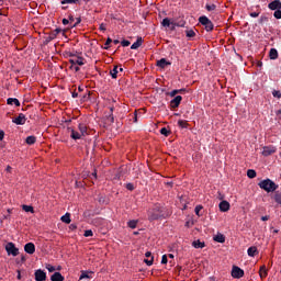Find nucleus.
Wrapping results in <instances>:
<instances>
[{
  "label": "nucleus",
  "instance_id": "338daca9",
  "mask_svg": "<svg viewBox=\"0 0 281 281\" xmlns=\"http://www.w3.org/2000/svg\"><path fill=\"white\" fill-rule=\"evenodd\" d=\"M75 16L74 15H70V16H68V21L70 22V23H74L75 22Z\"/></svg>",
  "mask_w": 281,
  "mask_h": 281
},
{
  "label": "nucleus",
  "instance_id": "39448f33",
  "mask_svg": "<svg viewBox=\"0 0 281 281\" xmlns=\"http://www.w3.org/2000/svg\"><path fill=\"white\" fill-rule=\"evenodd\" d=\"M68 133H70V137L72 140H79L82 138V136H86L87 134H82V132H77L76 130L68 127L67 128Z\"/></svg>",
  "mask_w": 281,
  "mask_h": 281
},
{
  "label": "nucleus",
  "instance_id": "a878e982",
  "mask_svg": "<svg viewBox=\"0 0 281 281\" xmlns=\"http://www.w3.org/2000/svg\"><path fill=\"white\" fill-rule=\"evenodd\" d=\"M258 254V249L255 246H251L247 249V255L250 257H255Z\"/></svg>",
  "mask_w": 281,
  "mask_h": 281
},
{
  "label": "nucleus",
  "instance_id": "f704fd0d",
  "mask_svg": "<svg viewBox=\"0 0 281 281\" xmlns=\"http://www.w3.org/2000/svg\"><path fill=\"white\" fill-rule=\"evenodd\" d=\"M111 77L112 79H116L117 75H119V66L113 67V69L111 70Z\"/></svg>",
  "mask_w": 281,
  "mask_h": 281
},
{
  "label": "nucleus",
  "instance_id": "473e14b6",
  "mask_svg": "<svg viewBox=\"0 0 281 281\" xmlns=\"http://www.w3.org/2000/svg\"><path fill=\"white\" fill-rule=\"evenodd\" d=\"M205 10L209 11V12H213L216 10V4L214 3H206L205 4Z\"/></svg>",
  "mask_w": 281,
  "mask_h": 281
},
{
  "label": "nucleus",
  "instance_id": "09e8293b",
  "mask_svg": "<svg viewBox=\"0 0 281 281\" xmlns=\"http://www.w3.org/2000/svg\"><path fill=\"white\" fill-rule=\"evenodd\" d=\"M274 201H276V203H279V202L281 201V193L276 192V194H274Z\"/></svg>",
  "mask_w": 281,
  "mask_h": 281
},
{
  "label": "nucleus",
  "instance_id": "e2e57ef3",
  "mask_svg": "<svg viewBox=\"0 0 281 281\" xmlns=\"http://www.w3.org/2000/svg\"><path fill=\"white\" fill-rule=\"evenodd\" d=\"M71 22L69 21V20H67V19H64L63 20V25H69Z\"/></svg>",
  "mask_w": 281,
  "mask_h": 281
},
{
  "label": "nucleus",
  "instance_id": "6e6552de",
  "mask_svg": "<svg viewBox=\"0 0 281 281\" xmlns=\"http://www.w3.org/2000/svg\"><path fill=\"white\" fill-rule=\"evenodd\" d=\"M85 58L77 56L76 58H70L69 63L71 64V66H79L82 67L86 63H85Z\"/></svg>",
  "mask_w": 281,
  "mask_h": 281
},
{
  "label": "nucleus",
  "instance_id": "b1692460",
  "mask_svg": "<svg viewBox=\"0 0 281 281\" xmlns=\"http://www.w3.org/2000/svg\"><path fill=\"white\" fill-rule=\"evenodd\" d=\"M80 277L79 280H85V279H92V277L90 274H92V272H88L86 270H81L80 272Z\"/></svg>",
  "mask_w": 281,
  "mask_h": 281
},
{
  "label": "nucleus",
  "instance_id": "dca6fc26",
  "mask_svg": "<svg viewBox=\"0 0 281 281\" xmlns=\"http://www.w3.org/2000/svg\"><path fill=\"white\" fill-rule=\"evenodd\" d=\"M229 207L231 204L226 200H223L221 203H218V210H221V212H228Z\"/></svg>",
  "mask_w": 281,
  "mask_h": 281
},
{
  "label": "nucleus",
  "instance_id": "c9c22d12",
  "mask_svg": "<svg viewBox=\"0 0 281 281\" xmlns=\"http://www.w3.org/2000/svg\"><path fill=\"white\" fill-rule=\"evenodd\" d=\"M247 177H249V179H255L257 177V171L254 169L247 170Z\"/></svg>",
  "mask_w": 281,
  "mask_h": 281
},
{
  "label": "nucleus",
  "instance_id": "72a5a7b5",
  "mask_svg": "<svg viewBox=\"0 0 281 281\" xmlns=\"http://www.w3.org/2000/svg\"><path fill=\"white\" fill-rule=\"evenodd\" d=\"M259 277H261V279H265L267 277L266 266H261V269H259Z\"/></svg>",
  "mask_w": 281,
  "mask_h": 281
},
{
  "label": "nucleus",
  "instance_id": "37998d69",
  "mask_svg": "<svg viewBox=\"0 0 281 281\" xmlns=\"http://www.w3.org/2000/svg\"><path fill=\"white\" fill-rule=\"evenodd\" d=\"M272 97H274L276 99H281V91L272 90Z\"/></svg>",
  "mask_w": 281,
  "mask_h": 281
},
{
  "label": "nucleus",
  "instance_id": "0eeeda50",
  "mask_svg": "<svg viewBox=\"0 0 281 281\" xmlns=\"http://www.w3.org/2000/svg\"><path fill=\"white\" fill-rule=\"evenodd\" d=\"M61 33V29H55L50 32V34H48V36L45 40V43L48 44L52 41H54L55 38H57L58 34Z\"/></svg>",
  "mask_w": 281,
  "mask_h": 281
},
{
  "label": "nucleus",
  "instance_id": "69168bd1",
  "mask_svg": "<svg viewBox=\"0 0 281 281\" xmlns=\"http://www.w3.org/2000/svg\"><path fill=\"white\" fill-rule=\"evenodd\" d=\"M71 97H72V99H77V98H78V92L72 91V92H71Z\"/></svg>",
  "mask_w": 281,
  "mask_h": 281
},
{
  "label": "nucleus",
  "instance_id": "a19ab883",
  "mask_svg": "<svg viewBox=\"0 0 281 281\" xmlns=\"http://www.w3.org/2000/svg\"><path fill=\"white\" fill-rule=\"evenodd\" d=\"M201 211H202V205H198L194 207V214H196L198 217L202 216V214H200Z\"/></svg>",
  "mask_w": 281,
  "mask_h": 281
},
{
  "label": "nucleus",
  "instance_id": "4c0bfd02",
  "mask_svg": "<svg viewBox=\"0 0 281 281\" xmlns=\"http://www.w3.org/2000/svg\"><path fill=\"white\" fill-rule=\"evenodd\" d=\"M195 31L194 30H187L186 31V36L189 37V38H193L195 37Z\"/></svg>",
  "mask_w": 281,
  "mask_h": 281
},
{
  "label": "nucleus",
  "instance_id": "cd10ccee",
  "mask_svg": "<svg viewBox=\"0 0 281 281\" xmlns=\"http://www.w3.org/2000/svg\"><path fill=\"white\" fill-rule=\"evenodd\" d=\"M172 25V20H169L168 18L162 19L161 26L162 27H170Z\"/></svg>",
  "mask_w": 281,
  "mask_h": 281
},
{
  "label": "nucleus",
  "instance_id": "f257e3e1",
  "mask_svg": "<svg viewBox=\"0 0 281 281\" xmlns=\"http://www.w3.org/2000/svg\"><path fill=\"white\" fill-rule=\"evenodd\" d=\"M171 216V211H169L167 207L156 204L151 211L148 212V221H159V220H165Z\"/></svg>",
  "mask_w": 281,
  "mask_h": 281
},
{
  "label": "nucleus",
  "instance_id": "0e129e2a",
  "mask_svg": "<svg viewBox=\"0 0 281 281\" xmlns=\"http://www.w3.org/2000/svg\"><path fill=\"white\" fill-rule=\"evenodd\" d=\"M100 31H106V26L103 23L100 24Z\"/></svg>",
  "mask_w": 281,
  "mask_h": 281
},
{
  "label": "nucleus",
  "instance_id": "c756f323",
  "mask_svg": "<svg viewBox=\"0 0 281 281\" xmlns=\"http://www.w3.org/2000/svg\"><path fill=\"white\" fill-rule=\"evenodd\" d=\"M60 221H63L64 224H70L71 223L70 213H66V215H63V217H60Z\"/></svg>",
  "mask_w": 281,
  "mask_h": 281
},
{
  "label": "nucleus",
  "instance_id": "864d4df0",
  "mask_svg": "<svg viewBox=\"0 0 281 281\" xmlns=\"http://www.w3.org/2000/svg\"><path fill=\"white\" fill-rule=\"evenodd\" d=\"M167 263H168V257H167V255H162L161 265H167Z\"/></svg>",
  "mask_w": 281,
  "mask_h": 281
},
{
  "label": "nucleus",
  "instance_id": "a211bd4d",
  "mask_svg": "<svg viewBox=\"0 0 281 281\" xmlns=\"http://www.w3.org/2000/svg\"><path fill=\"white\" fill-rule=\"evenodd\" d=\"M143 45V37H137L136 42L132 44L130 49H139V47Z\"/></svg>",
  "mask_w": 281,
  "mask_h": 281
},
{
  "label": "nucleus",
  "instance_id": "c03bdc74",
  "mask_svg": "<svg viewBox=\"0 0 281 281\" xmlns=\"http://www.w3.org/2000/svg\"><path fill=\"white\" fill-rule=\"evenodd\" d=\"M181 92H183V89H180V90H172V91H170L169 95H170V97H176L177 94H179V93H181Z\"/></svg>",
  "mask_w": 281,
  "mask_h": 281
},
{
  "label": "nucleus",
  "instance_id": "bf43d9fd",
  "mask_svg": "<svg viewBox=\"0 0 281 281\" xmlns=\"http://www.w3.org/2000/svg\"><path fill=\"white\" fill-rule=\"evenodd\" d=\"M12 170H13V168L10 165H8L7 168H5V172L7 173H12Z\"/></svg>",
  "mask_w": 281,
  "mask_h": 281
},
{
  "label": "nucleus",
  "instance_id": "603ef678",
  "mask_svg": "<svg viewBox=\"0 0 281 281\" xmlns=\"http://www.w3.org/2000/svg\"><path fill=\"white\" fill-rule=\"evenodd\" d=\"M121 45H123V47H128L131 45V42L128 40H123V42H121Z\"/></svg>",
  "mask_w": 281,
  "mask_h": 281
},
{
  "label": "nucleus",
  "instance_id": "5701e85b",
  "mask_svg": "<svg viewBox=\"0 0 281 281\" xmlns=\"http://www.w3.org/2000/svg\"><path fill=\"white\" fill-rule=\"evenodd\" d=\"M270 59L271 60H277L278 57H279V53H278V49L277 48H270Z\"/></svg>",
  "mask_w": 281,
  "mask_h": 281
},
{
  "label": "nucleus",
  "instance_id": "393cba45",
  "mask_svg": "<svg viewBox=\"0 0 281 281\" xmlns=\"http://www.w3.org/2000/svg\"><path fill=\"white\" fill-rule=\"evenodd\" d=\"M77 128L79 130L81 135H88V133H87L88 128H87V125L85 123H79Z\"/></svg>",
  "mask_w": 281,
  "mask_h": 281
},
{
  "label": "nucleus",
  "instance_id": "1a4fd4ad",
  "mask_svg": "<svg viewBox=\"0 0 281 281\" xmlns=\"http://www.w3.org/2000/svg\"><path fill=\"white\" fill-rule=\"evenodd\" d=\"M183 100V97L177 95L172 100H170V109H179L181 101Z\"/></svg>",
  "mask_w": 281,
  "mask_h": 281
},
{
  "label": "nucleus",
  "instance_id": "052dcab7",
  "mask_svg": "<svg viewBox=\"0 0 281 281\" xmlns=\"http://www.w3.org/2000/svg\"><path fill=\"white\" fill-rule=\"evenodd\" d=\"M108 120L109 122L114 123V114H110Z\"/></svg>",
  "mask_w": 281,
  "mask_h": 281
},
{
  "label": "nucleus",
  "instance_id": "6ab92c4d",
  "mask_svg": "<svg viewBox=\"0 0 281 281\" xmlns=\"http://www.w3.org/2000/svg\"><path fill=\"white\" fill-rule=\"evenodd\" d=\"M7 104L8 105H15V106H21V102H19V99L16 98H8L7 99Z\"/></svg>",
  "mask_w": 281,
  "mask_h": 281
},
{
  "label": "nucleus",
  "instance_id": "2eb2a0df",
  "mask_svg": "<svg viewBox=\"0 0 281 281\" xmlns=\"http://www.w3.org/2000/svg\"><path fill=\"white\" fill-rule=\"evenodd\" d=\"M24 252L29 254V255H34L35 252V245L33 243H27L26 245H24Z\"/></svg>",
  "mask_w": 281,
  "mask_h": 281
},
{
  "label": "nucleus",
  "instance_id": "9d476101",
  "mask_svg": "<svg viewBox=\"0 0 281 281\" xmlns=\"http://www.w3.org/2000/svg\"><path fill=\"white\" fill-rule=\"evenodd\" d=\"M274 153H277V147H273V146H266L262 149L263 157H269L270 155H273Z\"/></svg>",
  "mask_w": 281,
  "mask_h": 281
},
{
  "label": "nucleus",
  "instance_id": "412c9836",
  "mask_svg": "<svg viewBox=\"0 0 281 281\" xmlns=\"http://www.w3.org/2000/svg\"><path fill=\"white\" fill-rule=\"evenodd\" d=\"M191 245L196 249H202L205 247V243L201 241L200 239L194 240L193 243H191Z\"/></svg>",
  "mask_w": 281,
  "mask_h": 281
},
{
  "label": "nucleus",
  "instance_id": "ea45409f",
  "mask_svg": "<svg viewBox=\"0 0 281 281\" xmlns=\"http://www.w3.org/2000/svg\"><path fill=\"white\" fill-rule=\"evenodd\" d=\"M90 100V91L87 90V93L81 95V102H88Z\"/></svg>",
  "mask_w": 281,
  "mask_h": 281
},
{
  "label": "nucleus",
  "instance_id": "f8f14e48",
  "mask_svg": "<svg viewBox=\"0 0 281 281\" xmlns=\"http://www.w3.org/2000/svg\"><path fill=\"white\" fill-rule=\"evenodd\" d=\"M268 9L272 10V11L281 10V1L280 0H274L270 3H268Z\"/></svg>",
  "mask_w": 281,
  "mask_h": 281
},
{
  "label": "nucleus",
  "instance_id": "423d86ee",
  "mask_svg": "<svg viewBox=\"0 0 281 281\" xmlns=\"http://www.w3.org/2000/svg\"><path fill=\"white\" fill-rule=\"evenodd\" d=\"M232 276L234 279H241L245 276V271H243L238 266H234Z\"/></svg>",
  "mask_w": 281,
  "mask_h": 281
},
{
  "label": "nucleus",
  "instance_id": "9b49d317",
  "mask_svg": "<svg viewBox=\"0 0 281 281\" xmlns=\"http://www.w3.org/2000/svg\"><path fill=\"white\" fill-rule=\"evenodd\" d=\"M35 276V281H46V272L43 271L42 269H38L34 273Z\"/></svg>",
  "mask_w": 281,
  "mask_h": 281
},
{
  "label": "nucleus",
  "instance_id": "58836bf2",
  "mask_svg": "<svg viewBox=\"0 0 281 281\" xmlns=\"http://www.w3.org/2000/svg\"><path fill=\"white\" fill-rule=\"evenodd\" d=\"M160 135H165V137H168L169 135H171V131L167 130V127H162L160 130Z\"/></svg>",
  "mask_w": 281,
  "mask_h": 281
},
{
  "label": "nucleus",
  "instance_id": "7c9ffc66",
  "mask_svg": "<svg viewBox=\"0 0 281 281\" xmlns=\"http://www.w3.org/2000/svg\"><path fill=\"white\" fill-rule=\"evenodd\" d=\"M36 140H37V138L34 135L26 137V144L30 146L34 145Z\"/></svg>",
  "mask_w": 281,
  "mask_h": 281
},
{
  "label": "nucleus",
  "instance_id": "4d7b16f0",
  "mask_svg": "<svg viewBox=\"0 0 281 281\" xmlns=\"http://www.w3.org/2000/svg\"><path fill=\"white\" fill-rule=\"evenodd\" d=\"M65 55H66L67 58H76L77 57L75 54H72L70 52H66Z\"/></svg>",
  "mask_w": 281,
  "mask_h": 281
},
{
  "label": "nucleus",
  "instance_id": "8fccbe9b",
  "mask_svg": "<svg viewBox=\"0 0 281 281\" xmlns=\"http://www.w3.org/2000/svg\"><path fill=\"white\" fill-rule=\"evenodd\" d=\"M268 21H269V18L262 15V16L259 19V24H263V23H266V22H268Z\"/></svg>",
  "mask_w": 281,
  "mask_h": 281
},
{
  "label": "nucleus",
  "instance_id": "13d9d810",
  "mask_svg": "<svg viewBox=\"0 0 281 281\" xmlns=\"http://www.w3.org/2000/svg\"><path fill=\"white\" fill-rule=\"evenodd\" d=\"M249 15H250V18L257 19L258 16H260V13L251 12Z\"/></svg>",
  "mask_w": 281,
  "mask_h": 281
},
{
  "label": "nucleus",
  "instance_id": "c85d7f7f",
  "mask_svg": "<svg viewBox=\"0 0 281 281\" xmlns=\"http://www.w3.org/2000/svg\"><path fill=\"white\" fill-rule=\"evenodd\" d=\"M138 223H139V221L132 220V221L127 222V227L131 228V229H135L137 227Z\"/></svg>",
  "mask_w": 281,
  "mask_h": 281
},
{
  "label": "nucleus",
  "instance_id": "e433bc0d",
  "mask_svg": "<svg viewBox=\"0 0 281 281\" xmlns=\"http://www.w3.org/2000/svg\"><path fill=\"white\" fill-rule=\"evenodd\" d=\"M178 126H180V128H188L189 123H188V121L180 120V121H178Z\"/></svg>",
  "mask_w": 281,
  "mask_h": 281
},
{
  "label": "nucleus",
  "instance_id": "f3484780",
  "mask_svg": "<svg viewBox=\"0 0 281 281\" xmlns=\"http://www.w3.org/2000/svg\"><path fill=\"white\" fill-rule=\"evenodd\" d=\"M168 66H171V63L168 61L166 58H161L160 60L157 61V67L160 69H165Z\"/></svg>",
  "mask_w": 281,
  "mask_h": 281
},
{
  "label": "nucleus",
  "instance_id": "7ed1b4c3",
  "mask_svg": "<svg viewBox=\"0 0 281 281\" xmlns=\"http://www.w3.org/2000/svg\"><path fill=\"white\" fill-rule=\"evenodd\" d=\"M199 23L205 27L206 32H212L214 30L213 22L207 16H199Z\"/></svg>",
  "mask_w": 281,
  "mask_h": 281
},
{
  "label": "nucleus",
  "instance_id": "49530a36",
  "mask_svg": "<svg viewBox=\"0 0 281 281\" xmlns=\"http://www.w3.org/2000/svg\"><path fill=\"white\" fill-rule=\"evenodd\" d=\"M125 188L130 191H134L135 190V186L132 182H128L127 184H125Z\"/></svg>",
  "mask_w": 281,
  "mask_h": 281
},
{
  "label": "nucleus",
  "instance_id": "aec40b11",
  "mask_svg": "<svg viewBox=\"0 0 281 281\" xmlns=\"http://www.w3.org/2000/svg\"><path fill=\"white\" fill-rule=\"evenodd\" d=\"M145 257L146 258H151V259H144V262L146 263V266H148V267L153 266L154 257L151 256V252L146 251Z\"/></svg>",
  "mask_w": 281,
  "mask_h": 281
},
{
  "label": "nucleus",
  "instance_id": "6e6d98bb",
  "mask_svg": "<svg viewBox=\"0 0 281 281\" xmlns=\"http://www.w3.org/2000/svg\"><path fill=\"white\" fill-rule=\"evenodd\" d=\"M46 269H47V271L50 272V273L56 270L55 267H54V266H50V265H47V266H46Z\"/></svg>",
  "mask_w": 281,
  "mask_h": 281
},
{
  "label": "nucleus",
  "instance_id": "4be33fe9",
  "mask_svg": "<svg viewBox=\"0 0 281 281\" xmlns=\"http://www.w3.org/2000/svg\"><path fill=\"white\" fill-rule=\"evenodd\" d=\"M50 281H64V277L59 272H55L50 277Z\"/></svg>",
  "mask_w": 281,
  "mask_h": 281
},
{
  "label": "nucleus",
  "instance_id": "5fc2aeb1",
  "mask_svg": "<svg viewBox=\"0 0 281 281\" xmlns=\"http://www.w3.org/2000/svg\"><path fill=\"white\" fill-rule=\"evenodd\" d=\"M80 22H82V20L80 18H76V23L71 25V29L78 26Z\"/></svg>",
  "mask_w": 281,
  "mask_h": 281
},
{
  "label": "nucleus",
  "instance_id": "3c124183",
  "mask_svg": "<svg viewBox=\"0 0 281 281\" xmlns=\"http://www.w3.org/2000/svg\"><path fill=\"white\" fill-rule=\"evenodd\" d=\"M83 236L87 237V238H88V237H92V236H93V233H92V231H90V229H89V231H85Z\"/></svg>",
  "mask_w": 281,
  "mask_h": 281
},
{
  "label": "nucleus",
  "instance_id": "4468645a",
  "mask_svg": "<svg viewBox=\"0 0 281 281\" xmlns=\"http://www.w3.org/2000/svg\"><path fill=\"white\" fill-rule=\"evenodd\" d=\"M25 122H26L25 114H22V113H20L19 116L13 120V123H15V125H20V126L24 125Z\"/></svg>",
  "mask_w": 281,
  "mask_h": 281
},
{
  "label": "nucleus",
  "instance_id": "a18cd8bd",
  "mask_svg": "<svg viewBox=\"0 0 281 281\" xmlns=\"http://www.w3.org/2000/svg\"><path fill=\"white\" fill-rule=\"evenodd\" d=\"M273 16L278 20H281V10H274Z\"/></svg>",
  "mask_w": 281,
  "mask_h": 281
},
{
  "label": "nucleus",
  "instance_id": "680f3d73",
  "mask_svg": "<svg viewBox=\"0 0 281 281\" xmlns=\"http://www.w3.org/2000/svg\"><path fill=\"white\" fill-rule=\"evenodd\" d=\"M70 69H75V72H79V70H80V68L75 65H71Z\"/></svg>",
  "mask_w": 281,
  "mask_h": 281
},
{
  "label": "nucleus",
  "instance_id": "79ce46f5",
  "mask_svg": "<svg viewBox=\"0 0 281 281\" xmlns=\"http://www.w3.org/2000/svg\"><path fill=\"white\" fill-rule=\"evenodd\" d=\"M78 3V0H63L60 4H76Z\"/></svg>",
  "mask_w": 281,
  "mask_h": 281
},
{
  "label": "nucleus",
  "instance_id": "de8ad7c7",
  "mask_svg": "<svg viewBox=\"0 0 281 281\" xmlns=\"http://www.w3.org/2000/svg\"><path fill=\"white\" fill-rule=\"evenodd\" d=\"M112 43V38L111 37H108V40H105V43H104V49H109V45H111Z\"/></svg>",
  "mask_w": 281,
  "mask_h": 281
},
{
  "label": "nucleus",
  "instance_id": "774afa93",
  "mask_svg": "<svg viewBox=\"0 0 281 281\" xmlns=\"http://www.w3.org/2000/svg\"><path fill=\"white\" fill-rule=\"evenodd\" d=\"M261 221H262V222L269 221V215L262 216V217H261Z\"/></svg>",
  "mask_w": 281,
  "mask_h": 281
},
{
  "label": "nucleus",
  "instance_id": "f03ea898",
  "mask_svg": "<svg viewBox=\"0 0 281 281\" xmlns=\"http://www.w3.org/2000/svg\"><path fill=\"white\" fill-rule=\"evenodd\" d=\"M258 187L261 188L267 193L274 192L279 188V186L270 179L262 180L261 182L258 183Z\"/></svg>",
  "mask_w": 281,
  "mask_h": 281
},
{
  "label": "nucleus",
  "instance_id": "bb28decb",
  "mask_svg": "<svg viewBox=\"0 0 281 281\" xmlns=\"http://www.w3.org/2000/svg\"><path fill=\"white\" fill-rule=\"evenodd\" d=\"M214 241H217L220 244H224L225 243V236L223 234H217L213 237Z\"/></svg>",
  "mask_w": 281,
  "mask_h": 281
},
{
  "label": "nucleus",
  "instance_id": "2f4dec72",
  "mask_svg": "<svg viewBox=\"0 0 281 281\" xmlns=\"http://www.w3.org/2000/svg\"><path fill=\"white\" fill-rule=\"evenodd\" d=\"M22 210H23L24 212H26V213L34 214V207L31 206V205H25V204H23V205H22Z\"/></svg>",
  "mask_w": 281,
  "mask_h": 281
},
{
  "label": "nucleus",
  "instance_id": "20e7f679",
  "mask_svg": "<svg viewBox=\"0 0 281 281\" xmlns=\"http://www.w3.org/2000/svg\"><path fill=\"white\" fill-rule=\"evenodd\" d=\"M5 251H7L8 256H13V257L19 256V248H16V246L14 245L13 241H9L7 244Z\"/></svg>",
  "mask_w": 281,
  "mask_h": 281
},
{
  "label": "nucleus",
  "instance_id": "ddd939ff",
  "mask_svg": "<svg viewBox=\"0 0 281 281\" xmlns=\"http://www.w3.org/2000/svg\"><path fill=\"white\" fill-rule=\"evenodd\" d=\"M172 26L186 27V21L181 16L180 18H173L172 19Z\"/></svg>",
  "mask_w": 281,
  "mask_h": 281
}]
</instances>
